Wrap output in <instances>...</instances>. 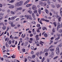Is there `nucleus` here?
I'll return each instance as SVG.
<instances>
[{"label":"nucleus","instance_id":"obj_1","mask_svg":"<svg viewBox=\"0 0 62 62\" xmlns=\"http://www.w3.org/2000/svg\"><path fill=\"white\" fill-rule=\"evenodd\" d=\"M24 17H27V19H29L31 20H33V18H32L31 15H26L24 16Z\"/></svg>","mask_w":62,"mask_h":62},{"label":"nucleus","instance_id":"obj_2","mask_svg":"<svg viewBox=\"0 0 62 62\" xmlns=\"http://www.w3.org/2000/svg\"><path fill=\"white\" fill-rule=\"evenodd\" d=\"M56 53L57 55L59 54L60 51H59V48L58 47H57L56 48Z\"/></svg>","mask_w":62,"mask_h":62},{"label":"nucleus","instance_id":"obj_3","mask_svg":"<svg viewBox=\"0 0 62 62\" xmlns=\"http://www.w3.org/2000/svg\"><path fill=\"white\" fill-rule=\"evenodd\" d=\"M23 9V8L22 7H19L17 8L14 11V12L16 13L17 11V10H21Z\"/></svg>","mask_w":62,"mask_h":62},{"label":"nucleus","instance_id":"obj_4","mask_svg":"<svg viewBox=\"0 0 62 62\" xmlns=\"http://www.w3.org/2000/svg\"><path fill=\"white\" fill-rule=\"evenodd\" d=\"M20 5L19 2H17L15 5V7H19L20 6Z\"/></svg>","mask_w":62,"mask_h":62},{"label":"nucleus","instance_id":"obj_5","mask_svg":"<svg viewBox=\"0 0 62 62\" xmlns=\"http://www.w3.org/2000/svg\"><path fill=\"white\" fill-rule=\"evenodd\" d=\"M32 9H33V10L37 9V7H36L35 5H33L32 6Z\"/></svg>","mask_w":62,"mask_h":62},{"label":"nucleus","instance_id":"obj_6","mask_svg":"<svg viewBox=\"0 0 62 62\" xmlns=\"http://www.w3.org/2000/svg\"><path fill=\"white\" fill-rule=\"evenodd\" d=\"M39 36L38 35H37L36 36L35 38H36V40H39Z\"/></svg>","mask_w":62,"mask_h":62},{"label":"nucleus","instance_id":"obj_7","mask_svg":"<svg viewBox=\"0 0 62 62\" xmlns=\"http://www.w3.org/2000/svg\"><path fill=\"white\" fill-rule=\"evenodd\" d=\"M39 4L41 5V6H44V4H43V2L42 1L40 2Z\"/></svg>","mask_w":62,"mask_h":62},{"label":"nucleus","instance_id":"obj_8","mask_svg":"<svg viewBox=\"0 0 62 62\" xmlns=\"http://www.w3.org/2000/svg\"><path fill=\"white\" fill-rule=\"evenodd\" d=\"M9 8H14V5H11L9 7Z\"/></svg>","mask_w":62,"mask_h":62},{"label":"nucleus","instance_id":"obj_9","mask_svg":"<svg viewBox=\"0 0 62 62\" xmlns=\"http://www.w3.org/2000/svg\"><path fill=\"white\" fill-rule=\"evenodd\" d=\"M29 2H30V0H29L27 1L26 2H25V3L24 4V5H26L27 4V3H29Z\"/></svg>","mask_w":62,"mask_h":62},{"label":"nucleus","instance_id":"obj_10","mask_svg":"<svg viewBox=\"0 0 62 62\" xmlns=\"http://www.w3.org/2000/svg\"><path fill=\"white\" fill-rule=\"evenodd\" d=\"M31 5H32V4H28L26 5V7H30Z\"/></svg>","mask_w":62,"mask_h":62},{"label":"nucleus","instance_id":"obj_11","mask_svg":"<svg viewBox=\"0 0 62 62\" xmlns=\"http://www.w3.org/2000/svg\"><path fill=\"white\" fill-rule=\"evenodd\" d=\"M38 12L40 14V13L41 12V9L39 8L38 10Z\"/></svg>","mask_w":62,"mask_h":62},{"label":"nucleus","instance_id":"obj_12","mask_svg":"<svg viewBox=\"0 0 62 62\" xmlns=\"http://www.w3.org/2000/svg\"><path fill=\"white\" fill-rule=\"evenodd\" d=\"M19 3V5L21 6V5H22L23 4V1H20Z\"/></svg>","mask_w":62,"mask_h":62},{"label":"nucleus","instance_id":"obj_13","mask_svg":"<svg viewBox=\"0 0 62 62\" xmlns=\"http://www.w3.org/2000/svg\"><path fill=\"white\" fill-rule=\"evenodd\" d=\"M11 43H12V41L11 40H10L8 42V44L10 45L11 44Z\"/></svg>","mask_w":62,"mask_h":62},{"label":"nucleus","instance_id":"obj_14","mask_svg":"<svg viewBox=\"0 0 62 62\" xmlns=\"http://www.w3.org/2000/svg\"><path fill=\"white\" fill-rule=\"evenodd\" d=\"M53 23L54 25V26L55 27L56 26V25H57V23L56 22H54Z\"/></svg>","mask_w":62,"mask_h":62},{"label":"nucleus","instance_id":"obj_15","mask_svg":"<svg viewBox=\"0 0 62 62\" xmlns=\"http://www.w3.org/2000/svg\"><path fill=\"white\" fill-rule=\"evenodd\" d=\"M28 13H30V14H32V13H33L32 11L30 10L28 11Z\"/></svg>","mask_w":62,"mask_h":62},{"label":"nucleus","instance_id":"obj_16","mask_svg":"<svg viewBox=\"0 0 62 62\" xmlns=\"http://www.w3.org/2000/svg\"><path fill=\"white\" fill-rule=\"evenodd\" d=\"M54 48H51L50 49V51L51 52H54Z\"/></svg>","mask_w":62,"mask_h":62},{"label":"nucleus","instance_id":"obj_17","mask_svg":"<svg viewBox=\"0 0 62 62\" xmlns=\"http://www.w3.org/2000/svg\"><path fill=\"white\" fill-rule=\"evenodd\" d=\"M54 52H52L51 54L50 55V57H51V56H53V55H54Z\"/></svg>","mask_w":62,"mask_h":62},{"label":"nucleus","instance_id":"obj_18","mask_svg":"<svg viewBox=\"0 0 62 62\" xmlns=\"http://www.w3.org/2000/svg\"><path fill=\"white\" fill-rule=\"evenodd\" d=\"M37 40H36L35 41V43H36V44H39V41H38Z\"/></svg>","mask_w":62,"mask_h":62},{"label":"nucleus","instance_id":"obj_19","mask_svg":"<svg viewBox=\"0 0 62 62\" xmlns=\"http://www.w3.org/2000/svg\"><path fill=\"white\" fill-rule=\"evenodd\" d=\"M57 25L58 27H60V23H59L58 22L57 23Z\"/></svg>","mask_w":62,"mask_h":62},{"label":"nucleus","instance_id":"obj_20","mask_svg":"<svg viewBox=\"0 0 62 62\" xmlns=\"http://www.w3.org/2000/svg\"><path fill=\"white\" fill-rule=\"evenodd\" d=\"M17 16H15L14 17H13L12 18V20H13L15 19L16 18H17Z\"/></svg>","mask_w":62,"mask_h":62},{"label":"nucleus","instance_id":"obj_21","mask_svg":"<svg viewBox=\"0 0 62 62\" xmlns=\"http://www.w3.org/2000/svg\"><path fill=\"white\" fill-rule=\"evenodd\" d=\"M35 57H36V55H33L31 56L32 58H35Z\"/></svg>","mask_w":62,"mask_h":62},{"label":"nucleus","instance_id":"obj_22","mask_svg":"<svg viewBox=\"0 0 62 62\" xmlns=\"http://www.w3.org/2000/svg\"><path fill=\"white\" fill-rule=\"evenodd\" d=\"M45 11L46 12V13L47 14H48L49 13V11H48V10L47 9H45Z\"/></svg>","mask_w":62,"mask_h":62},{"label":"nucleus","instance_id":"obj_23","mask_svg":"<svg viewBox=\"0 0 62 62\" xmlns=\"http://www.w3.org/2000/svg\"><path fill=\"white\" fill-rule=\"evenodd\" d=\"M28 42H26L24 44V45L25 46H26L28 45Z\"/></svg>","mask_w":62,"mask_h":62},{"label":"nucleus","instance_id":"obj_24","mask_svg":"<svg viewBox=\"0 0 62 62\" xmlns=\"http://www.w3.org/2000/svg\"><path fill=\"white\" fill-rule=\"evenodd\" d=\"M60 39V37H58L57 38H56L55 40H58Z\"/></svg>","mask_w":62,"mask_h":62},{"label":"nucleus","instance_id":"obj_25","mask_svg":"<svg viewBox=\"0 0 62 62\" xmlns=\"http://www.w3.org/2000/svg\"><path fill=\"white\" fill-rule=\"evenodd\" d=\"M42 29L43 30H47V28H46L45 27H42Z\"/></svg>","mask_w":62,"mask_h":62},{"label":"nucleus","instance_id":"obj_26","mask_svg":"<svg viewBox=\"0 0 62 62\" xmlns=\"http://www.w3.org/2000/svg\"><path fill=\"white\" fill-rule=\"evenodd\" d=\"M11 57L12 58H16L15 57V56L14 55V54H13V56H11Z\"/></svg>","mask_w":62,"mask_h":62},{"label":"nucleus","instance_id":"obj_27","mask_svg":"<svg viewBox=\"0 0 62 62\" xmlns=\"http://www.w3.org/2000/svg\"><path fill=\"white\" fill-rule=\"evenodd\" d=\"M9 23L10 24H13V22H12L10 21L9 22Z\"/></svg>","mask_w":62,"mask_h":62},{"label":"nucleus","instance_id":"obj_28","mask_svg":"<svg viewBox=\"0 0 62 62\" xmlns=\"http://www.w3.org/2000/svg\"><path fill=\"white\" fill-rule=\"evenodd\" d=\"M5 45H6V46L7 47H8V42H7L5 43Z\"/></svg>","mask_w":62,"mask_h":62},{"label":"nucleus","instance_id":"obj_29","mask_svg":"<svg viewBox=\"0 0 62 62\" xmlns=\"http://www.w3.org/2000/svg\"><path fill=\"white\" fill-rule=\"evenodd\" d=\"M47 3L49 5H50V4H51V2H50V1L49 0H47Z\"/></svg>","mask_w":62,"mask_h":62},{"label":"nucleus","instance_id":"obj_30","mask_svg":"<svg viewBox=\"0 0 62 62\" xmlns=\"http://www.w3.org/2000/svg\"><path fill=\"white\" fill-rule=\"evenodd\" d=\"M14 1H15V0H12L11 1H10L9 2L10 3H13V2H14Z\"/></svg>","mask_w":62,"mask_h":62},{"label":"nucleus","instance_id":"obj_31","mask_svg":"<svg viewBox=\"0 0 62 62\" xmlns=\"http://www.w3.org/2000/svg\"><path fill=\"white\" fill-rule=\"evenodd\" d=\"M56 36L57 37H60V35L59 34L57 33Z\"/></svg>","mask_w":62,"mask_h":62},{"label":"nucleus","instance_id":"obj_32","mask_svg":"<svg viewBox=\"0 0 62 62\" xmlns=\"http://www.w3.org/2000/svg\"><path fill=\"white\" fill-rule=\"evenodd\" d=\"M61 40H60L59 41H58L57 42H54V44H57V43H58V41H61Z\"/></svg>","mask_w":62,"mask_h":62},{"label":"nucleus","instance_id":"obj_33","mask_svg":"<svg viewBox=\"0 0 62 62\" xmlns=\"http://www.w3.org/2000/svg\"><path fill=\"white\" fill-rule=\"evenodd\" d=\"M55 6L57 7V8H58L60 7V5H59V4H58L57 5V4H56Z\"/></svg>","mask_w":62,"mask_h":62},{"label":"nucleus","instance_id":"obj_34","mask_svg":"<svg viewBox=\"0 0 62 62\" xmlns=\"http://www.w3.org/2000/svg\"><path fill=\"white\" fill-rule=\"evenodd\" d=\"M48 52V50L47 49H46L44 51L45 53V52Z\"/></svg>","mask_w":62,"mask_h":62},{"label":"nucleus","instance_id":"obj_35","mask_svg":"<svg viewBox=\"0 0 62 62\" xmlns=\"http://www.w3.org/2000/svg\"><path fill=\"white\" fill-rule=\"evenodd\" d=\"M51 7H52V8H55V5L54 4H52L51 5Z\"/></svg>","mask_w":62,"mask_h":62},{"label":"nucleus","instance_id":"obj_36","mask_svg":"<svg viewBox=\"0 0 62 62\" xmlns=\"http://www.w3.org/2000/svg\"><path fill=\"white\" fill-rule=\"evenodd\" d=\"M34 13H37L38 12V11H37V10H35L34 11Z\"/></svg>","mask_w":62,"mask_h":62},{"label":"nucleus","instance_id":"obj_37","mask_svg":"<svg viewBox=\"0 0 62 62\" xmlns=\"http://www.w3.org/2000/svg\"><path fill=\"white\" fill-rule=\"evenodd\" d=\"M32 24H35L36 23V22L34 21H32L31 22Z\"/></svg>","mask_w":62,"mask_h":62},{"label":"nucleus","instance_id":"obj_38","mask_svg":"<svg viewBox=\"0 0 62 62\" xmlns=\"http://www.w3.org/2000/svg\"><path fill=\"white\" fill-rule=\"evenodd\" d=\"M3 56V57H5L6 58H7V57H8V56L6 55H4Z\"/></svg>","mask_w":62,"mask_h":62},{"label":"nucleus","instance_id":"obj_39","mask_svg":"<svg viewBox=\"0 0 62 62\" xmlns=\"http://www.w3.org/2000/svg\"><path fill=\"white\" fill-rule=\"evenodd\" d=\"M45 59V58L43 57V58L42 59V62H43V61H44V60Z\"/></svg>","mask_w":62,"mask_h":62},{"label":"nucleus","instance_id":"obj_40","mask_svg":"<svg viewBox=\"0 0 62 62\" xmlns=\"http://www.w3.org/2000/svg\"><path fill=\"white\" fill-rule=\"evenodd\" d=\"M2 28L4 30H5L6 28V26H4Z\"/></svg>","mask_w":62,"mask_h":62},{"label":"nucleus","instance_id":"obj_41","mask_svg":"<svg viewBox=\"0 0 62 62\" xmlns=\"http://www.w3.org/2000/svg\"><path fill=\"white\" fill-rule=\"evenodd\" d=\"M44 36L45 37H46V38L47 37V36H48L47 35V34H46V33H45V35H44Z\"/></svg>","mask_w":62,"mask_h":62},{"label":"nucleus","instance_id":"obj_42","mask_svg":"<svg viewBox=\"0 0 62 62\" xmlns=\"http://www.w3.org/2000/svg\"><path fill=\"white\" fill-rule=\"evenodd\" d=\"M32 16L33 17H35V14H34V13H32Z\"/></svg>","mask_w":62,"mask_h":62},{"label":"nucleus","instance_id":"obj_43","mask_svg":"<svg viewBox=\"0 0 62 62\" xmlns=\"http://www.w3.org/2000/svg\"><path fill=\"white\" fill-rule=\"evenodd\" d=\"M11 13L12 14H15V13H14V12L12 11H11Z\"/></svg>","mask_w":62,"mask_h":62},{"label":"nucleus","instance_id":"obj_44","mask_svg":"<svg viewBox=\"0 0 62 62\" xmlns=\"http://www.w3.org/2000/svg\"><path fill=\"white\" fill-rule=\"evenodd\" d=\"M61 17H60L59 18L58 20L59 22H60L61 21Z\"/></svg>","mask_w":62,"mask_h":62},{"label":"nucleus","instance_id":"obj_45","mask_svg":"<svg viewBox=\"0 0 62 62\" xmlns=\"http://www.w3.org/2000/svg\"><path fill=\"white\" fill-rule=\"evenodd\" d=\"M22 51H23V52H25V49H23L22 50Z\"/></svg>","mask_w":62,"mask_h":62},{"label":"nucleus","instance_id":"obj_46","mask_svg":"<svg viewBox=\"0 0 62 62\" xmlns=\"http://www.w3.org/2000/svg\"><path fill=\"white\" fill-rule=\"evenodd\" d=\"M2 7L3 5L1 3H0V8H2Z\"/></svg>","mask_w":62,"mask_h":62},{"label":"nucleus","instance_id":"obj_47","mask_svg":"<svg viewBox=\"0 0 62 62\" xmlns=\"http://www.w3.org/2000/svg\"><path fill=\"white\" fill-rule=\"evenodd\" d=\"M15 25L14 24H12V25H11V26H12V27H14L15 26Z\"/></svg>","mask_w":62,"mask_h":62},{"label":"nucleus","instance_id":"obj_48","mask_svg":"<svg viewBox=\"0 0 62 62\" xmlns=\"http://www.w3.org/2000/svg\"><path fill=\"white\" fill-rule=\"evenodd\" d=\"M50 41H51V42L49 43V44H52V43L53 42V40H50Z\"/></svg>","mask_w":62,"mask_h":62},{"label":"nucleus","instance_id":"obj_49","mask_svg":"<svg viewBox=\"0 0 62 62\" xmlns=\"http://www.w3.org/2000/svg\"><path fill=\"white\" fill-rule=\"evenodd\" d=\"M30 36L31 37L33 36V34H30Z\"/></svg>","mask_w":62,"mask_h":62},{"label":"nucleus","instance_id":"obj_50","mask_svg":"<svg viewBox=\"0 0 62 62\" xmlns=\"http://www.w3.org/2000/svg\"><path fill=\"white\" fill-rule=\"evenodd\" d=\"M24 60L25 62H26L27 61V59L26 58H25L24 59Z\"/></svg>","mask_w":62,"mask_h":62},{"label":"nucleus","instance_id":"obj_51","mask_svg":"<svg viewBox=\"0 0 62 62\" xmlns=\"http://www.w3.org/2000/svg\"><path fill=\"white\" fill-rule=\"evenodd\" d=\"M4 14L3 13H1L0 14V15L1 16H3V15H4Z\"/></svg>","mask_w":62,"mask_h":62},{"label":"nucleus","instance_id":"obj_52","mask_svg":"<svg viewBox=\"0 0 62 62\" xmlns=\"http://www.w3.org/2000/svg\"><path fill=\"white\" fill-rule=\"evenodd\" d=\"M45 22H49V20H48L46 19V20H45Z\"/></svg>","mask_w":62,"mask_h":62},{"label":"nucleus","instance_id":"obj_53","mask_svg":"<svg viewBox=\"0 0 62 62\" xmlns=\"http://www.w3.org/2000/svg\"><path fill=\"white\" fill-rule=\"evenodd\" d=\"M18 50H20V46H18Z\"/></svg>","mask_w":62,"mask_h":62},{"label":"nucleus","instance_id":"obj_54","mask_svg":"<svg viewBox=\"0 0 62 62\" xmlns=\"http://www.w3.org/2000/svg\"><path fill=\"white\" fill-rule=\"evenodd\" d=\"M62 45H60L58 46V47H62Z\"/></svg>","mask_w":62,"mask_h":62},{"label":"nucleus","instance_id":"obj_55","mask_svg":"<svg viewBox=\"0 0 62 62\" xmlns=\"http://www.w3.org/2000/svg\"><path fill=\"white\" fill-rule=\"evenodd\" d=\"M58 58V56H56V57H54V60L55 59H56V58Z\"/></svg>","mask_w":62,"mask_h":62},{"label":"nucleus","instance_id":"obj_56","mask_svg":"<svg viewBox=\"0 0 62 62\" xmlns=\"http://www.w3.org/2000/svg\"><path fill=\"white\" fill-rule=\"evenodd\" d=\"M44 5L45 6H46V5H47V4L45 2H44Z\"/></svg>","mask_w":62,"mask_h":62},{"label":"nucleus","instance_id":"obj_57","mask_svg":"<svg viewBox=\"0 0 62 62\" xmlns=\"http://www.w3.org/2000/svg\"><path fill=\"white\" fill-rule=\"evenodd\" d=\"M60 13H62V8L60 9Z\"/></svg>","mask_w":62,"mask_h":62},{"label":"nucleus","instance_id":"obj_58","mask_svg":"<svg viewBox=\"0 0 62 62\" xmlns=\"http://www.w3.org/2000/svg\"><path fill=\"white\" fill-rule=\"evenodd\" d=\"M59 32H60V33L62 32V30H61V29L60 30Z\"/></svg>","mask_w":62,"mask_h":62},{"label":"nucleus","instance_id":"obj_59","mask_svg":"<svg viewBox=\"0 0 62 62\" xmlns=\"http://www.w3.org/2000/svg\"><path fill=\"white\" fill-rule=\"evenodd\" d=\"M31 49H32V50H34V47L33 46H31Z\"/></svg>","mask_w":62,"mask_h":62},{"label":"nucleus","instance_id":"obj_60","mask_svg":"<svg viewBox=\"0 0 62 62\" xmlns=\"http://www.w3.org/2000/svg\"><path fill=\"white\" fill-rule=\"evenodd\" d=\"M42 20L41 19L40 20V21H39V23H41V24H42V22H42Z\"/></svg>","mask_w":62,"mask_h":62},{"label":"nucleus","instance_id":"obj_61","mask_svg":"<svg viewBox=\"0 0 62 62\" xmlns=\"http://www.w3.org/2000/svg\"><path fill=\"white\" fill-rule=\"evenodd\" d=\"M39 29H38L37 30V32H38V33H39V32H40V31H39Z\"/></svg>","mask_w":62,"mask_h":62},{"label":"nucleus","instance_id":"obj_62","mask_svg":"<svg viewBox=\"0 0 62 62\" xmlns=\"http://www.w3.org/2000/svg\"><path fill=\"white\" fill-rule=\"evenodd\" d=\"M29 38L28 37H26L25 39V40H26V39H29Z\"/></svg>","mask_w":62,"mask_h":62},{"label":"nucleus","instance_id":"obj_63","mask_svg":"<svg viewBox=\"0 0 62 62\" xmlns=\"http://www.w3.org/2000/svg\"><path fill=\"white\" fill-rule=\"evenodd\" d=\"M53 45H52L50 47H49V48L50 49V48H53Z\"/></svg>","mask_w":62,"mask_h":62},{"label":"nucleus","instance_id":"obj_64","mask_svg":"<svg viewBox=\"0 0 62 62\" xmlns=\"http://www.w3.org/2000/svg\"><path fill=\"white\" fill-rule=\"evenodd\" d=\"M40 26V24H38L37 25V27H39Z\"/></svg>","mask_w":62,"mask_h":62}]
</instances>
